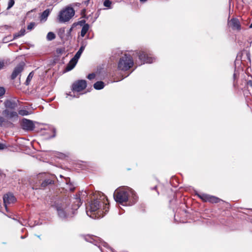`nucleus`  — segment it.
<instances>
[{
	"label": "nucleus",
	"instance_id": "obj_15",
	"mask_svg": "<svg viewBox=\"0 0 252 252\" xmlns=\"http://www.w3.org/2000/svg\"><path fill=\"white\" fill-rule=\"evenodd\" d=\"M50 13V10L47 9L44 11L41 15L40 20L45 21Z\"/></svg>",
	"mask_w": 252,
	"mask_h": 252
},
{
	"label": "nucleus",
	"instance_id": "obj_24",
	"mask_svg": "<svg viewBox=\"0 0 252 252\" xmlns=\"http://www.w3.org/2000/svg\"><path fill=\"white\" fill-rule=\"evenodd\" d=\"M25 29H22L19 32L17 33V34H15V37H19L20 36L24 35L25 34Z\"/></svg>",
	"mask_w": 252,
	"mask_h": 252
},
{
	"label": "nucleus",
	"instance_id": "obj_2",
	"mask_svg": "<svg viewBox=\"0 0 252 252\" xmlns=\"http://www.w3.org/2000/svg\"><path fill=\"white\" fill-rule=\"evenodd\" d=\"M81 195L78 194L75 198L74 201V205L71 209V211L69 210L68 207L65 204H58L56 206L57 210L59 217L61 218H65L68 217H72L75 214V211L80 207L81 204Z\"/></svg>",
	"mask_w": 252,
	"mask_h": 252
},
{
	"label": "nucleus",
	"instance_id": "obj_34",
	"mask_svg": "<svg viewBox=\"0 0 252 252\" xmlns=\"http://www.w3.org/2000/svg\"><path fill=\"white\" fill-rule=\"evenodd\" d=\"M248 84L252 87V81H249L248 82Z\"/></svg>",
	"mask_w": 252,
	"mask_h": 252
},
{
	"label": "nucleus",
	"instance_id": "obj_38",
	"mask_svg": "<svg viewBox=\"0 0 252 252\" xmlns=\"http://www.w3.org/2000/svg\"><path fill=\"white\" fill-rule=\"evenodd\" d=\"M70 190H73V189H70Z\"/></svg>",
	"mask_w": 252,
	"mask_h": 252
},
{
	"label": "nucleus",
	"instance_id": "obj_7",
	"mask_svg": "<svg viewBox=\"0 0 252 252\" xmlns=\"http://www.w3.org/2000/svg\"><path fill=\"white\" fill-rule=\"evenodd\" d=\"M87 83L85 80H81L74 82L72 86V90L73 93L79 92L86 88Z\"/></svg>",
	"mask_w": 252,
	"mask_h": 252
},
{
	"label": "nucleus",
	"instance_id": "obj_35",
	"mask_svg": "<svg viewBox=\"0 0 252 252\" xmlns=\"http://www.w3.org/2000/svg\"><path fill=\"white\" fill-rule=\"evenodd\" d=\"M81 194L83 196L87 195V193L85 191V192H83V191L81 192Z\"/></svg>",
	"mask_w": 252,
	"mask_h": 252
},
{
	"label": "nucleus",
	"instance_id": "obj_3",
	"mask_svg": "<svg viewBox=\"0 0 252 252\" xmlns=\"http://www.w3.org/2000/svg\"><path fill=\"white\" fill-rule=\"evenodd\" d=\"M130 195L135 199L134 191L129 188L124 187L115 191L114 197L116 202L122 204L127 201Z\"/></svg>",
	"mask_w": 252,
	"mask_h": 252
},
{
	"label": "nucleus",
	"instance_id": "obj_32",
	"mask_svg": "<svg viewBox=\"0 0 252 252\" xmlns=\"http://www.w3.org/2000/svg\"><path fill=\"white\" fill-rule=\"evenodd\" d=\"M4 66V62L2 61H0V70L2 69Z\"/></svg>",
	"mask_w": 252,
	"mask_h": 252
},
{
	"label": "nucleus",
	"instance_id": "obj_16",
	"mask_svg": "<svg viewBox=\"0 0 252 252\" xmlns=\"http://www.w3.org/2000/svg\"><path fill=\"white\" fill-rule=\"evenodd\" d=\"M94 88L96 90H100L104 88V83L102 81H98L94 84Z\"/></svg>",
	"mask_w": 252,
	"mask_h": 252
},
{
	"label": "nucleus",
	"instance_id": "obj_22",
	"mask_svg": "<svg viewBox=\"0 0 252 252\" xmlns=\"http://www.w3.org/2000/svg\"><path fill=\"white\" fill-rule=\"evenodd\" d=\"M53 181L50 179H47L45 180L42 183V186L45 187L47 185H50L52 184Z\"/></svg>",
	"mask_w": 252,
	"mask_h": 252
},
{
	"label": "nucleus",
	"instance_id": "obj_36",
	"mask_svg": "<svg viewBox=\"0 0 252 252\" xmlns=\"http://www.w3.org/2000/svg\"><path fill=\"white\" fill-rule=\"evenodd\" d=\"M140 1L142 2H145L147 0H140Z\"/></svg>",
	"mask_w": 252,
	"mask_h": 252
},
{
	"label": "nucleus",
	"instance_id": "obj_23",
	"mask_svg": "<svg viewBox=\"0 0 252 252\" xmlns=\"http://www.w3.org/2000/svg\"><path fill=\"white\" fill-rule=\"evenodd\" d=\"M33 73L32 72H31L29 74V75H28V77L27 78V80H26V84H27V85H28L29 84V82L31 81V79H32V78L33 77Z\"/></svg>",
	"mask_w": 252,
	"mask_h": 252
},
{
	"label": "nucleus",
	"instance_id": "obj_29",
	"mask_svg": "<svg viewBox=\"0 0 252 252\" xmlns=\"http://www.w3.org/2000/svg\"><path fill=\"white\" fill-rule=\"evenodd\" d=\"M5 122H6V121L4 117H3L0 116V126H2V124Z\"/></svg>",
	"mask_w": 252,
	"mask_h": 252
},
{
	"label": "nucleus",
	"instance_id": "obj_30",
	"mask_svg": "<svg viewBox=\"0 0 252 252\" xmlns=\"http://www.w3.org/2000/svg\"><path fill=\"white\" fill-rule=\"evenodd\" d=\"M95 77V74L94 73L90 74L88 76V78L90 80L94 79Z\"/></svg>",
	"mask_w": 252,
	"mask_h": 252
},
{
	"label": "nucleus",
	"instance_id": "obj_6",
	"mask_svg": "<svg viewBox=\"0 0 252 252\" xmlns=\"http://www.w3.org/2000/svg\"><path fill=\"white\" fill-rule=\"evenodd\" d=\"M85 49V46H81L78 51L76 53L74 57L70 61L66 66V70L67 71L72 69L76 64L78 59L80 57L82 52Z\"/></svg>",
	"mask_w": 252,
	"mask_h": 252
},
{
	"label": "nucleus",
	"instance_id": "obj_13",
	"mask_svg": "<svg viewBox=\"0 0 252 252\" xmlns=\"http://www.w3.org/2000/svg\"><path fill=\"white\" fill-rule=\"evenodd\" d=\"M228 25L233 30H239L240 29V25L239 21L237 19H232L228 22Z\"/></svg>",
	"mask_w": 252,
	"mask_h": 252
},
{
	"label": "nucleus",
	"instance_id": "obj_8",
	"mask_svg": "<svg viewBox=\"0 0 252 252\" xmlns=\"http://www.w3.org/2000/svg\"><path fill=\"white\" fill-rule=\"evenodd\" d=\"M2 114L6 121L8 120L12 121L17 120L18 117V113L13 110L5 109L2 111Z\"/></svg>",
	"mask_w": 252,
	"mask_h": 252
},
{
	"label": "nucleus",
	"instance_id": "obj_12",
	"mask_svg": "<svg viewBox=\"0 0 252 252\" xmlns=\"http://www.w3.org/2000/svg\"><path fill=\"white\" fill-rule=\"evenodd\" d=\"M139 59L141 62V64L144 63H152L153 62L154 59L151 57H149L145 52L141 51L139 52Z\"/></svg>",
	"mask_w": 252,
	"mask_h": 252
},
{
	"label": "nucleus",
	"instance_id": "obj_20",
	"mask_svg": "<svg viewBox=\"0 0 252 252\" xmlns=\"http://www.w3.org/2000/svg\"><path fill=\"white\" fill-rule=\"evenodd\" d=\"M55 34L53 32H49L47 35V39L51 41L55 38Z\"/></svg>",
	"mask_w": 252,
	"mask_h": 252
},
{
	"label": "nucleus",
	"instance_id": "obj_18",
	"mask_svg": "<svg viewBox=\"0 0 252 252\" xmlns=\"http://www.w3.org/2000/svg\"><path fill=\"white\" fill-rule=\"evenodd\" d=\"M198 196L204 201L205 202H209L210 197V195L206 194H198Z\"/></svg>",
	"mask_w": 252,
	"mask_h": 252
},
{
	"label": "nucleus",
	"instance_id": "obj_27",
	"mask_svg": "<svg viewBox=\"0 0 252 252\" xmlns=\"http://www.w3.org/2000/svg\"><path fill=\"white\" fill-rule=\"evenodd\" d=\"M5 93V90L4 88L0 87V97L2 96Z\"/></svg>",
	"mask_w": 252,
	"mask_h": 252
},
{
	"label": "nucleus",
	"instance_id": "obj_1",
	"mask_svg": "<svg viewBox=\"0 0 252 252\" xmlns=\"http://www.w3.org/2000/svg\"><path fill=\"white\" fill-rule=\"evenodd\" d=\"M108 204L102 202L100 199H96L92 201L89 207H87L86 213L88 216L93 219H98L103 217V213L108 212Z\"/></svg>",
	"mask_w": 252,
	"mask_h": 252
},
{
	"label": "nucleus",
	"instance_id": "obj_33",
	"mask_svg": "<svg viewBox=\"0 0 252 252\" xmlns=\"http://www.w3.org/2000/svg\"><path fill=\"white\" fill-rule=\"evenodd\" d=\"M51 129H52V130H53V132L54 133L53 134V135L52 136V137H55V131H56V130H55V129L54 127H51Z\"/></svg>",
	"mask_w": 252,
	"mask_h": 252
},
{
	"label": "nucleus",
	"instance_id": "obj_21",
	"mask_svg": "<svg viewBox=\"0 0 252 252\" xmlns=\"http://www.w3.org/2000/svg\"><path fill=\"white\" fill-rule=\"evenodd\" d=\"M18 114L21 116H26L29 115V113L26 110L22 109L19 111Z\"/></svg>",
	"mask_w": 252,
	"mask_h": 252
},
{
	"label": "nucleus",
	"instance_id": "obj_31",
	"mask_svg": "<svg viewBox=\"0 0 252 252\" xmlns=\"http://www.w3.org/2000/svg\"><path fill=\"white\" fill-rule=\"evenodd\" d=\"M7 148L6 146L2 143H0V150H3Z\"/></svg>",
	"mask_w": 252,
	"mask_h": 252
},
{
	"label": "nucleus",
	"instance_id": "obj_26",
	"mask_svg": "<svg viewBox=\"0 0 252 252\" xmlns=\"http://www.w3.org/2000/svg\"><path fill=\"white\" fill-rule=\"evenodd\" d=\"M111 4V2L109 0H105L104 2V5L105 7H109Z\"/></svg>",
	"mask_w": 252,
	"mask_h": 252
},
{
	"label": "nucleus",
	"instance_id": "obj_17",
	"mask_svg": "<svg viewBox=\"0 0 252 252\" xmlns=\"http://www.w3.org/2000/svg\"><path fill=\"white\" fill-rule=\"evenodd\" d=\"M89 29V25L87 24L84 25L82 27L81 32V35L82 37H84L87 32L88 31Z\"/></svg>",
	"mask_w": 252,
	"mask_h": 252
},
{
	"label": "nucleus",
	"instance_id": "obj_28",
	"mask_svg": "<svg viewBox=\"0 0 252 252\" xmlns=\"http://www.w3.org/2000/svg\"><path fill=\"white\" fill-rule=\"evenodd\" d=\"M35 26L34 23H31L27 27L28 30H31L33 29L34 27Z\"/></svg>",
	"mask_w": 252,
	"mask_h": 252
},
{
	"label": "nucleus",
	"instance_id": "obj_25",
	"mask_svg": "<svg viewBox=\"0 0 252 252\" xmlns=\"http://www.w3.org/2000/svg\"><path fill=\"white\" fill-rule=\"evenodd\" d=\"M14 4V0H9L8 2V5L7 7V9H10L11 8Z\"/></svg>",
	"mask_w": 252,
	"mask_h": 252
},
{
	"label": "nucleus",
	"instance_id": "obj_5",
	"mask_svg": "<svg viewBox=\"0 0 252 252\" xmlns=\"http://www.w3.org/2000/svg\"><path fill=\"white\" fill-rule=\"evenodd\" d=\"M74 13L72 7H66L60 12L58 19L61 23L68 21L74 16Z\"/></svg>",
	"mask_w": 252,
	"mask_h": 252
},
{
	"label": "nucleus",
	"instance_id": "obj_4",
	"mask_svg": "<svg viewBox=\"0 0 252 252\" xmlns=\"http://www.w3.org/2000/svg\"><path fill=\"white\" fill-rule=\"evenodd\" d=\"M133 64V61L130 55H125L122 56L118 63V68L122 70L129 69Z\"/></svg>",
	"mask_w": 252,
	"mask_h": 252
},
{
	"label": "nucleus",
	"instance_id": "obj_14",
	"mask_svg": "<svg viewBox=\"0 0 252 252\" xmlns=\"http://www.w3.org/2000/svg\"><path fill=\"white\" fill-rule=\"evenodd\" d=\"M23 66L22 64L18 65L14 69L12 75V79H14L17 75L23 70Z\"/></svg>",
	"mask_w": 252,
	"mask_h": 252
},
{
	"label": "nucleus",
	"instance_id": "obj_37",
	"mask_svg": "<svg viewBox=\"0 0 252 252\" xmlns=\"http://www.w3.org/2000/svg\"><path fill=\"white\" fill-rule=\"evenodd\" d=\"M250 28H252V23L250 25Z\"/></svg>",
	"mask_w": 252,
	"mask_h": 252
},
{
	"label": "nucleus",
	"instance_id": "obj_19",
	"mask_svg": "<svg viewBox=\"0 0 252 252\" xmlns=\"http://www.w3.org/2000/svg\"><path fill=\"white\" fill-rule=\"evenodd\" d=\"M209 198H210L209 202L213 203H218L220 201V199L219 198L216 197L214 196L210 195V197H209Z\"/></svg>",
	"mask_w": 252,
	"mask_h": 252
},
{
	"label": "nucleus",
	"instance_id": "obj_10",
	"mask_svg": "<svg viewBox=\"0 0 252 252\" xmlns=\"http://www.w3.org/2000/svg\"><path fill=\"white\" fill-rule=\"evenodd\" d=\"M22 126L24 130L31 131L33 130L34 125L32 121L24 119L22 122Z\"/></svg>",
	"mask_w": 252,
	"mask_h": 252
},
{
	"label": "nucleus",
	"instance_id": "obj_9",
	"mask_svg": "<svg viewBox=\"0 0 252 252\" xmlns=\"http://www.w3.org/2000/svg\"><path fill=\"white\" fill-rule=\"evenodd\" d=\"M18 100L16 99H9L6 100L4 105L6 109L14 110L18 106Z\"/></svg>",
	"mask_w": 252,
	"mask_h": 252
},
{
	"label": "nucleus",
	"instance_id": "obj_11",
	"mask_svg": "<svg viewBox=\"0 0 252 252\" xmlns=\"http://www.w3.org/2000/svg\"><path fill=\"white\" fill-rule=\"evenodd\" d=\"M3 203L5 209H7V205L12 204L16 201L15 197L11 193H8L4 195L3 197Z\"/></svg>",
	"mask_w": 252,
	"mask_h": 252
}]
</instances>
